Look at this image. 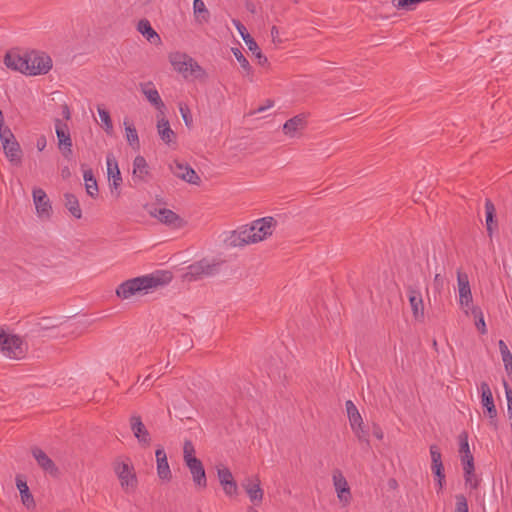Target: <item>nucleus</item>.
Segmentation results:
<instances>
[{"label":"nucleus","instance_id":"1","mask_svg":"<svg viewBox=\"0 0 512 512\" xmlns=\"http://www.w3.org/2000/svg\"><path fill=\"white\" fill-rule=\"evenodd\" d=\"M172 278L170 271L158 270L148 275L124 281L117 287L116 294L120 298L128 299L142 291L147 293L149 290L164 286L171 282Z\"/></svg>","mask_w":512,"mask_h":512},{"label":"nucleus","instance_id":"2","mask_svg":"<svg viewBox=\"0 0 512 512\" xmlns=\"http://www.w3.org/2000/svg\"><path fill=\"white\" fill-rule=\"evenodd\" d=\"M224 261L217 258H203L190 264L183 274V280L193 282L219 273Z\"/></svg>","mask_w":512,"mask_h":512},{"label":"nucleus","instance_id":"3","mask_svg":"<svg viewBox=\"0 0 512 512\" xmlns=\"http://www.w3.org/2000/svg\"><path fill=\"white\" fill-rule=\"evenodd\" d=\"M194 445L190 440H186L183 446V458L186 466L188 467L193 482L200 488L207 487V477L204 466L200 459L194 455Z\"/></svg>","mask_w":512,"mask_h":512},{"label":"nucleus","instance_id":"4","mask_svg":"<svg viewBox=\"0 0 512 512\" xmlns=\"http://www.w3.org/2000/svg\"><path fill=\"white\" fill-rule=\"evenodd\" d=\"M169 61L174 70L187 78L190 74L196 79H202L207 76L205 70L189 55L185 53H172L169 56Z\"/></svg>","mask_w":512,"mask_h":512},{"label":"nucleus","instance_id":"5","mask_svg":"<svg viewBox=\"0 0 512 512\" xmlns=\"http://www.w3.org/2000/svg\"><path fill=\"white\" fill-rule=\"evenodd\" d=\"M0 352L10 359H23L27 352V344L19 336L0 329Z\"/></svg>","mask_w":512,"mask_h":512},{"label":"nucleus","instance_id":"6","mask_svg":"<svg viewBox=\"0 0 512 512\" xmlns=\"http://www.w3.org/2000/svg\"><path fill=\"white\" fill-rule=\"evenodd\" d=\"M114 471L125 492L135 491L138 485V479L134 467L129 463V459H127V461H115Z\"/></svg>","mask_w":512,"mask_h":512},{"label":"nucleus","instance_id":"7","mask_svg":"<svg viewBox=\"0 0 512 512\" xmlns=\"http://www.w3.org/2000/svg\"><path fill=\"white\" fill-rule=\"evenodd\" d=\"M27 75H44L52 68V59L44 52L30 51L27 52Z\"/></svg>","mask_w":512,"mask_h":512},{"label":"nucleus","instance_id":"8","mask_svg":"<svg viewBox=\"0 0 512 512\" xmlns=\"http://www.w3.org/2000/svg\"><path fill=\"white\" fill-rule=\"evenodd\" d=\"M146 209L152 217L157 218L161 223L171 228L178 229L185 225V221L170 209L153 206H146Z\"/></svg>","mask_w":512,"mask_h":512},{"label":"nucleus","instance_id":"9","mask_svg":"<svg viewBox=\"0 0 512 512\" xmlns=\"http://www.w3.org/2000/svg\"><path fill=\"white\" fill-rule=\"evenodd\" d=\"M107 174L111 193L115 194L116 197H119L120 186L122 184V176L118 167V163L112 154L107 155Z\"/></svg>","mask_w":512,"mask_h":512},{"label":"nucleus","instance_id":"10","mask_svg":"<svg viewBox=\"0 0 512 512\" xmlns=\"http://www.w3.org/2000/svg\"><path fill=\"white\" fill-rule=\"evenodd\" d=\"M130 429L140 446L147 448L151 444V435L139 415H132L129 419Z\"/></svg>","mask_w":512,"mask_h":512},{"label":"nucleus","instance_id":"11","mask_svg":"<svg viewBox=\"0 0 512 512\" xmlns=\"http://www.w3.org/2000/svg\"><path fill=\"white\" fill-rule=\"evenodd\" d=\"M277 225V221L275 218L268 216L255 220L252 223L256 242L262 241L266 239L268 236L272 235L275 227Z\"/></svg>","mask_w":512,"mask_h":512},{"label":"nucleus","instance_id":"12","mask_svg":"<svg viewBox=\"0 0 512 512\" xmlns=\"http://www.w3.org/2000/svg\"><path fill=\"white\" fill-rule=\"evenodd\" d=\"M458 440L463 471L468 474L472 469H474V457L470 451L468 433L466 431H462L458 436Z\"/></svg>","mask_w":512,"mask_h":512},{"label":"nucleus","instance_id":"13","mask_svg":"<svg viewBox=\"0 0 512 512\" xmlns=\"http://www.w3.org/2000/svg\"><path fill=\"white\" fill-rule=\"evenodd\" d=\"M241 486L252 503L257 505L262 502L264 492L261 488V481L258 476L246 477L241 482Z\"/></svg>","mask_w":512,"mask_h":512},{"label":"nucleus","instance_id":"14","mask_svg":"<svg viewBox=\"0 0 512 512\" xmlns=\"http://www.w3.org/2000/svg\"><path fill=\"white\" fill-rule=\"evenodd\" d=\"M170 170L176 177L190 184L199 185L201 182V179L196 171L188 164L174 161V163L170 165Z\"/></svg>","mask_w":512,"mask_h":512},{"label":"nucleus","instance_id":"15","mask_svg":"<svg viewBox=\"0 0 512 512\" xmlns=\"http://www.w3.org/2000/svg\"><path fill=\"white\" fill-rule=\"evenodd\" d=\"M32 196L38 216L50 218L52 206L46 192L42 188H34Z\"/></svg>","mask_w":512,"mask_h":512},{"label":"nucleus","instance_id":"16","mask_svg":"<svg viewBox=\"0 0 512 512\" xmlns=\"http://www.w3.org/2000/svg\"><path fill=\"white\" fill-rule=\"evenodd\" d=\"M216 469L220 485L222 486L225 494L228 496H233L237 494L238 486L233 478L230 469L225 467L224 465H218Z\"/></svg>","mask_w":512,"mask_h":512},{"label":"nucleus","instance_id":"17","mask_svg":"<svg viewBox=\"0 0 512 512\" xmlns=\"http://www.w3.org/2000/svg\"><path fill=\"white\" fill-rule=\"evenodd\" d=\"M457 283L459 291V303L462 307H470L473 302L468 275L461 271L457 272Z\"/></svg>","mask_w":512,"mask_h":512},{"label":"nucleus","instance_id":"18","mask_svg":"<svg viewBox=\"0 0 512 512\" xmlns=\"http://www.w3.org/2000/svg\"><path fill=\"white\" fill-rule=\"evenodd\" d=\"M408 300L411 306L413 316L416 320L424 318V304L421 292L416 286L407 288Z\"/></svg>","mask_w":512,"mask_h":512},{"label":"nucleus","instance_id":"19","mask_svg":"<svg viewBox=\"0 0 512 512\" xmlns=\"http://www.w3.org/2000/svg\"><path fill=\"white\" fill-rule=\"evenodd\" d=\"M430 455H431V469L434 475L438 478L439 489L441 490L443 487V483L445 482V473L444 466L442 463V455L440 449L437 445L430 446Z\"/></svg>","mask_w":512,"mask_h":512},{"label":"nucleus","instance_id":"20","mask_svg":"<svg viewBox=\"0 0 512 512\" xmlns=\"http://www.w3.org/2000/svg\"><path fill=\"white\" fill-rule=\"evenodd\" d=\"M141 92L145 95L146 99L161 113L165 109V104L162 101L159 92L155 88L154 84L149 81L139 84Z\"/></svg>","mask_w":512,"mask_h":512},{"label":"nucleus","instance_id":"21","mask_svg":"<svg viewBox=\"0 0 512 512\" xmlns=\"http://www.w3.org/2000/svg\"><path fill=\"white\" fill-rule=\"evenodd\" d=\"M4 63L8 68L27 75V52L23 55L15 52H8L4 57Z\"/></svg>","mask_w":512,"mask_h":512},{"label":"nucleus","instance_id":"22","mask_svg":"<svg viewBox=\"0 0 512 512\" xmlns=\"http://www.w3.org/2000/svg\"><path fill=\"white\" fill-rule=\"evenodd\" d=\"M250 243H257L252 225L234 232L230 238V245L234 247H242Z\"/></svg>","mask_w":512,"mask_h":512},{"label":"nucleus","instance_id":"23","mask_svg":"<svg viewBox=\"0 0 512 512\" xmlns=\"http://www.w3.org/2000/svg\"><path fill=\"white\" fill-rule=\"evenodd\" d=\"M32 455L37 461V464L46 472L51 475H56L58 473V468L52 459L40 448L34 447L32 449Z\"/></svg>","mask_w":512,"mask_h":512},{"label":"nucleus","instance_id":"24","mask_svg":"<svg viewBox=\"0 0 512 512\" xmlns=\"http://www.w3.org/2000/svg\"><path fill=\"white\" fill-rule=\"evenodd\" d=\"M481 391V403L486 409L489 418L497 417V409L494 404L493 395L491 389L486 382H482L480 385Z\"/></svg>","mask_w":512,"mask_h":512},{"label":"nucleus","instance_id":"25","mask_svg":"<svg viewBox=\"0 0 512 512\" xmlns=\"http://www.w3.org/2000/svg\"><path fill=\"white\" fill-rule=\"evenodd\" d=\"M306 124V118L303 114L296 115L284 123L283 132L289 137H295L297 132L306 127Z\"/></svg>","mask_w":512,"mask_h":512},{"label":"nucleus","instance_id":"26","mask_svg":"<svg viewBox=\"0 0 512 512\" xmlns=\"http://www.w3.org/2000/svg\"><path fill=\"white\" fill-rule=\"evenodd\" d=\"M155 456L157 462V474L159 478L169 481L172 477V474L164 449L162 447L158 448L155 452Z\"/></svg>","mask_w":512,"mask_h":512},{"label":"nucleus","instance_id":"27","mask_svg":"<svg viewBox=\"0 0 512 512\" xmlns=\"http://www.w3.org/2000/svg\"><path fill=\"white\" fill-rule=\"evenodd\" d=\"M149 174V166L147 164L146 159L138 155L134 158L133 161V172L132 179L135 183L145 182L146 176Z\"/></svg>","mask_w":512,"mask_h":512},{"label":"nucleus","instance_id":"28","mask_svg":"<svg viewBox=\"0 0 512 512\" xmlns=\"http://www.w3.org/2000/svg\"><path fill=\"white\" fill-rule=\"evenodd\" d=\"M137 31L141 33L151 44L159 45L162 43L161 37L151 26L147 19H141L137 24Z\"/></svg>","mask_w":512,"mask_h":512},{"label":"nucleus","instance_id":"29","mask_svg":"<svg viewBox=\"0 0 512 512\" xmlns=\"http://www.w3.org/2000/svg\"><path fill=\"white\" fill-rule=\"evenodd\" d=\"M157 131H158V134H159L161 140L165 144H167V145L176 144V134L171 129L169 121L166 120L164 117H162L161 119H158Z\"/></svg>","mask_w":512,"mask_h":512},{"label":"nucleus","instance_id":"30","mask_svg":"<svg viewBox=\"0 0 512 512\" xmlns=\"http://www.w3.org/2000/svg\"><path fill=\"white\" fill-rule=\"evenodd\" d=\"M8 160L14 165L21 164L22 150L16 139L2 145Z\"/></svg>","mask_w":512,"mask_h":512},{"label":"nucleus","instance_id":"31","mask_svg":"<svg viewBox=\"0 0 512 512\" xmlns=\"http://www.w3.org/2000/svg\"><path fill=\"white\" fill-rule=\"evenodd\" d=\"M334 486L341 502L348 503L350 499V488L346 479L340 472L333 475Z\"/></svg>","mask_w":512,"mask_h":512},{"label":"nucleus","instance_id":"32","mask_svg":"<svg viewBox=\"0 0 512 512\" xmlns=\"http://www.w3.org/2000/svg\"><path fill=\"white\" fill-rule=\"evenodd\" d=\"M55 131L58 139L59 149H62L64 146H72L69 128L66 123H63L60 119H56Z\"/></svg>","mask_w":512,"mask_h":512},{"label":"nucleus","instance_id":"33","mask_svg":"<svg viewBox=\"0 0 512 512\" xmlns=\"http://www.w3.org/2000/svg\"><path fill=\"white\" fill-rule=\"evenodd\" d=\"M16 486L20 492L22 503L29 509L35 507V501L32 494L29 491V487L26 481H23L19 477L16 478Z\"/></svg>","mask_w":512,"mask_h":512},{"label":"nucleus","instance_id":"34","mask_svg":"<svg viewBox=\"0 0 512 512\" xmlns=\"http://www.w3.org/2000/svg\"><path fill=\"white\" fill-rule=\"evenodd\" d=\"M485 213H486V229L489 236H492L494 226H497L496 208L490 199L485 200Z\"/></svg>","mask_w":512,"mask_h":512},{"label":"nucleus","instance_id":"35","mask_svg":"<svg viewBox=\"0 0 512 512\" xmlns=\"http://www.w3.org/2000/svg\"><path fill=\"white\" fill-rule=\"evenodd\" d=\"M83 178L85 181L86 192L92 198H96L98 196V185L96 178L94 177L93 171L91 169H87L83 173Z\"/></svg>","mask_w":512,"mask_h":512},{"label":"nucleus","instance_id":"36","mask_svg":"<svg viewBox=\"0 0 512 512\" xmlns=\"http://www.w3.org/2000/svg\"><path fill=\"white\" fill-rule=\"evenodd\" d=\"M64 199L65 207L75 218L80 219L82 217V210L77 197L72 193H65Z\"/></svg>","mask_w":512,"mask_h":512},{"label":"nucleus","instance_id":"37","mask_svg":"<svg viewBox=\"0 0 512 512\" xmlns=\"http://www.w3.org/2000/svg\"><path fill=\"white\" fill-rule=\"evenodd\" d=\"M193 11L194 15L200 23H207L210 19V12L206 8L203 0H194L193 1Z\"/></svg>","mask_w":512,"mask_h":512},{"label":"nucleus","instance_id":"38","mask_svg":"<svg viewBox=\"0 0 512 512\" xmlns=\"http://www.w3.org/2000/svg\"><path fill=\"white\" fill-rule=\"evenodd\" d=\"M347 417L349 419V423L351 427L356 426L359 423L363 422L362 416L359 413L356 405L352 400H347L345 403Z\"/></svg>","mask_w":512,"mask_h":512},{"label":"nucleus","instance_id":"39","mask_svg":"<svg viewBox=\"0 0 512 512\" xmlns=\"http://www.w3.org/2000/svg\"><path fill=\"white\" fill-rule=\"evenodd\" d=\"M246 40L245 44L248 46V49L255 55L258 59L260 65H265L268 63L267 57L261 52L257 42L250 36V34H245Z\"/></svg>","mask_w":512,"mask_h":512},{"label":"nucleus","instance_id":"40","mask_svg":"<svg viewBox=\"0 0 512 512\" xmlns=\"http://www.w3.org/2000/svg\"><path fill=\"white\" fill-rule=\"evenodd\" d=\"M125 125V132H126V139L129 143V145L133 149H139L140 143H139V137L136 128L133 125L128 124L126 121H124Z\"/></svg>","mask_w":512,"mask_h":512},{"label":"nucleus","instance_id":"41","mask_svg":"<svg viewBox=\"0 0 512 512\" xmlns=\"http://www.w3.org/2000/svg\"><path fill=\"white\" fill-rule=\"evenodd\" d=\"M97 111L99 114V117L103 123V128L106 131L107 134L111 135L113 133V123L110 117V113L108 110L103 108L102 106H97Z\"/></svg>","mask_w":512,"mask_h":512},{"label":"nucleus","instance_id":"42","mask_svg":"<svg viewBox=\"0 0 512 512\" xmlns=\"http://www.w3.org/2000/svg\"><path fill=\"white\" fill-rule=\"evenodd\" d=\"M231 51H232L233 55L235 56V58L237 59V61L239 62L243 71L246 73V75L247 76L252 75V73H253L252 67H251L249 61L246 59V57L241 52V50L239 48L235 47V48H232Z\"/></svg>","mask_w":512,"mask_h":512},{"label":"nucleus","instance_id":"43","mask_svg":"<svg viewBox=\"0 0 512 512\" xmlns=\"http://www.w3.org/2000/svg\"><path fill=\"white\" fill-rule=\"evenodd\" d=\"M392 3L398 9L411 11L414 10L416 5L421 2L420 0H392Z\"/></svg>","mask_w":512,"mask_h":512},{"label":"nucleus","instance_id":"44","mask_svg":"<svg viewBox=\"0 0 512 512\" xmlns=\"http://www.w3.org/2000/svg\"><path fill=\"white\" fill-rule=\"evenodd\" d=\"M352 431L355 433L356 437L361 442H369V432L367 429H365L363 422L357 424L354 427H351Z\"/></svg>","mask_w":512,"mask_h":512},{"label":"nucleus","instance_id":"45","mask_svg":"<svg viewBox=\"0 0 512 512\" xmlns=\"http://www.w3.org/2000/svg\"><path fill=\"white\" fill-rule=\"evenodd\" d=\"M16 139L12 131L4 126V118L0 121V140L2 145Z\"/></svg>","mask_w":512,"mask_h":512},{"label":"nucleus","instance_id":"46","mask_svg":"<svg viewBox=\"0 0 512 512\" xmlns=\"http://www.w3.org/2000/svg\"><path fill=\"white\" fill-rule=\"evenodd\" d=\"M179 111H180V114L182 116V119H183L185 125L188 128H191L193 125V118H192L190 108L186 104H180Z\"/></svg>","mask_w":512,"mask_h":512},{"label":"nucleus","instance_id":"47","mask_svg":"<svg viewBox=\"0 0 512 512\" xmlns=\"http://www.w3.org/2000/svg\"><path fill=\"white\" fill-rule=\"evenodd\" d=\"M456 504L454 512H469L468 502L466 497L463 494H458L455 496Z\"/></svg>","mask_w":512,"mask_h":512},{"label":"nucleus","instance_id":"48","mask_svg":"<svg viewBox=\"0 0 512 512\" xmlns=\"http://www.w3.org/2000/svg\"><path fill=\"white\" fill-rule=\"evenodd\" d=\"M475 468L472 469L468 474L464 472V479L466 485H469L471 489H477L480 483V480L475 475Z\"/></svg>","mask_w":512,"mask_h":512},{"label":"nucleus","instance_id":"49","mask_svg":"<svg viewBox=\"0 0 512 512\" xmlns=\"http://www.w3.org/2000/svg\"><path fill=\"white\" fill-rule=\"evenodd\" d=\"M499 350L502 356V361L504 364L510 362L512 360V354L508 349L506 343L503 340H499L498 342Z\"/></svg>","mask_w":512,"mask_h":512},{"label":"nucleus","instance_id":"50","mask_svg":"<svg viewBox=\"0 0 512 512\" xmlns=\"http://www.w3.org/2000/svg\"><path fill=\"white\" fill-rule=\"evenodd\" d=\"M232 23L235 26V28L237 29V31L239 32V34L241 35L243 41L245 42V40H246L245 34H249L246 27L237 19H233Z\"/></svg>","mask_w":512,"mask_h":512},{"label":"nucleus","instance_id":"51","mask_svg":"<svg viewBox=\"0 0 512 512\" xmlns=\"http://www.w3.org/2000/svg\"><path fill=\"white\" fill-rule=\"evenodd\" d=\"M475 325L478 329V331L481 333V334H486L487 333V329H486V324H485V321H484V315L475 319Z\"/></svg>","mask_w":512,"mask_h":512},{"label":"nucleus","instance_id":"52","mask_svg":"<svg viewBox=\"0 0 512 512\" xmlns=\"http://www.w3.org/2000/svg\"><path fill=\"white\" fill-rule=\"evenodd\" d=\"M471 315L474 317V319H477L481 316H483V312L480 307L478 306H471Z\"/></svg>","mask_w":512,"mask_h":512},{"label":"nucleus","instance_id":"53","mask_svg":"<svg viewBox=\"0 0 512 512\" xmlns=\"http://www.w3.org/2000/svg\"><path fill=\"white\" fill-rule=\"evenodd\" d=\"M36 146L39 151H42L46 147V138L44 136L39 137Z\"/></svg>","mask_w":512,"mask_h":512},{"label":"nucleus","instance_id":"54","mask_svg":"<svg viewBox=\"0 0 512 512\" xmlns=\"http://www.w3.org/2000/svg\"><path fill=\"white\" fill-rule=\"evenodd\" d=\"M60 150L62 151L65 158L70 159L72 155V146H64Z\"/></svg>","mask_w":512,"mask_h":512},{"label":"nucleus","instance_id":"55","mask_svg":"<svg viewBox=\"0 0 512 512\" xmlns=\"http://www.w3.org/2000/svg\"><path fill=\"white\" fill-rule=\"evenodd\" d=\"M62 115L66 120H69L71 118L70 109L67 104H64L62 106Z\"/></svg>","mask_w":512,"mask_h":512},{"label":"nucleus","instance_id":"56","mask_svg":"<svg viewBox=\"0 0 512 512\" xmlns=\"http://www.w3.org/2000/svg\"><path fill=\"white\" fill-rule=\"evenodd\" d=\"M373 434L377 439L381 440L383 438V432L379 426H374Z\"/></svg>","mask_w":512,"mask_h":512},{"label":"nucleus","instance_id":"57","mask_svg":"<svg viewBox=\"0 0 512 512\" xmlns=\"http://www.w3.org/2000/svg\"><path fill=\"white\" fill-rule=\"evenodd\" d=\"M505 370L512 381V360L506 364H504Z\"/></svg>","mask_w":512,"mask_h":512},{"label":"nucleus","instance_id":"58","mask_svg":"<svg viewBox=\"0 0 512 512\" xmlns=\"http://www.w3.org/2000/svg\"><path fill=\"white\" fill-rule=\"evenodd\" d=\"M61 176L66 179V178H69L71 176V172H70V169L68 167H64L62 170H61Z\"/></svg>","mask_w":512,"mask_h":512},{"label":"nucleus","instance_id":"59","mask_svg":"<svg viewBox=\"0 0 512 512\" xmlns=\"http://www.w3.org/2000/svg\"><path fill=\"white\" fill-rule=\"evenodd\" d=\"M278 35H279V30H278V28H277L276 26H273V27L271 28V36H272V38H273V41H275V40H276V38L278 37Z\"/></svg>","mask_w":512,"mask_h":512},{"label":"nucleus","instance_id":"60","mask_svg":"<svg viewBox=\"0 0 512 512\" xmlns=\"http://www.w3.org/2000/svg\"><path fill=\"white\" fill-rule=\"evenodd\" d=\"M490 421V425L496 430L498 428V424H497V417L496 418H489Z\"/></svg>","mask_w":512,"mask_h":512},{"label":"nucleus","instance_id":"61","mask_svg":"<svg viewBox=\"0 0 512 512\" xmlns=\"http://www.w3.org/2000/svg\"><path fill=\"white\" fill-rule=\"evenodd\" d=\"M271 106H273V101L268 100L267 106L266 107H259L257 111L258 112H263L267 107H271Z\"/></svg>","mask_w":512,"mask_h":512},{"label":"nucleus","instance_id":"62","mask_svg":"<svg viewBox=\"0 0 512 512\" xmlns=\"http://www.w3.org/2000/svg\"><path fill=\"white\" fill-rule=\"evenodd\" d=\"M389 486L395 488L397 486V482L395 479H390L388 482Z\"/></svg>","mask_w":512,"mask_h":512},{"label":"nucleus","instance_id":"63","mask_svg":"<svg viewBox=\"0 0 512 512\" xmlns=\"http://www.w3.org/2000/svg\"><path fill=\"white\" fill-rule=\"evenodd\" d=\"M439 279H440V275H439V274H436V275H435V278H434L435 282L439 281Z\"/></svg>","mask_w":512,"mask_h":512},{"label":"nucleus","instance_id":"64","mask_svg":"<svg viewBox=\"0 0 512 512\" xmlns=\"http://www.w3.org/2000/svg\"><path fill=\"white\" fill-rule=\"evenodd\" d=\"M4 118L2 111L0 110V121Z\"/></svg>","mask_w":512,"mask_h":512}]
</instances>
